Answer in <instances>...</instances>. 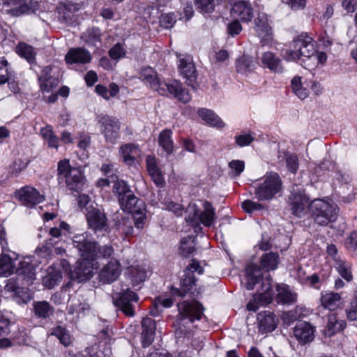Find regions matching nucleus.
I'll return each instance as SVG.
<instances>
[{
    "mask_svg": "<svg viewBox=\"0 0 357 357\" xmlns=\"http://www.w3.org/2000/svg\"><path fill=\"white\" fill-rule=\"evenodd\" d=\"M17 53L27 60L29 63H32L35 60V52L33 47L26 43H21L16 47Z\"/></svg>",
    "mask_w": 357,
    "mask_h": 357,
    "instance_id": "obj_43",
    "label": "nucleus"
},
{
    "mask_svg": "<svg viewBox=\"0 0 357 357\" xmlns=\"http://www.w3.org/2000/svg\"><path fill=\"white\" fill-rule=\"evenodd\" d=\"M178 316L175 324V333L177 339L188 335L190 332L185 326V319L190 323L195 320L201 319L204 308L202 305L196 301H183L177 304Z\"/></svg>",
    "mask_w": 357,
    "mask_h": 357,
    "instance_id": "obj_3",
    "label": "nucleus"
},
{
    "mask_svg": "<svg viewBox=\"0 0 357 357\" xmlns=\"http://www.w3.org/2000/svg\"><path fill=\"white\" fill-rule=\"evenodd\" d=\"M164 206L162 208L172 211L177 216H181L183 212V208L178 203L172 201H167L163 203Z\"/></svg>",
    "mask_w": 357,
    "mask_h": 357,
    "instance_id": "obj_56",
    "label": "nucleus"
},
{
    "mask_svg": "<svg viewBox=\"0 0 357 357\" xmlns=\"http://www.w3.org/2000/svg\"><path fill=\"white\" fill-rule=\"evenodd\" d=\"M131 275L132 280L136 284L144 281L146 278V272L144 269L140 268L132 269Z\"/></svg>",
    "mask_w": 357,
    "mask_h": 357,
    "instance_id": "obj_59",
    "label": "nucleus"
},
{
    "mask_svg": "<svg viewBox=\"0 0 357 357\" xmlns=\"http://www.w3.org/2000/svg\"><path fill=\"white\" fill-rule=\"evenodd\" d=\"M133 222L132 219L129 218H123L117 225L118 230L126 237L136 235L135 229L132 227Z\"/></svg>",
    "mask_w": 357,
    "mask_h": 357,
    "instance_id": "obj_46",
    "label": "nucleus"
},
{
    "mask_svg": "<svg viewBox=\"0 0 357 357\" xmlns=\"http://www.w3.org/2000/svg\"><path fill=\"white\" fill-rule=\"evenodd\" d=\"M58 176L59 181H64L69 190L78 191L84 185V176L78 168L71 167L67 159L59 162Z\"/></svg>",
    "mask_w": 357,
    "mask_h": 357,
    "instance_id": "obj_6",
    "label": "nucleus"
},
{
    "mask_svg": "<svg viewBox=\"0 0 357 357\" xmlns=\"http://www.w3.org/2000/svg\"><path fill=\"white\" fill-rule=\"evenodd\" d=\"M273 280L270 275H267L261 280V288L257 294L255 295L253 300L250 301L247 305L250 311H256L259 305H265L270 303L273 299Z\"/></svg>",
    "mask_w": 357,
    "mask_h": 357,
    "instance_id": "obj_10",
    "label": "nucleus"
},
{
    "mask_svg": "<svg viewBox=\"0 0 357 357\" xmlns=\"http://www.w3.org/2000/svg\"><path fill=\"white\" fill-rule=\"evenodd\" d=\"M259 330L262 333H268L276 328V321L274 314L269 311L260 312L257 315Z\"/></svg>",
    "mask_w": 357,
    "mask_h": 357,
    "instance_id": "obj_24",
    "label": "nucleus"
},
{
    "mask_svg": "<svg viewBox=\"0 0 357 357\" xmlns=\"http://www.w3.org/2000/svg\"><path fill=\"white\" fill-rule=\"evenodd\" d=\"M195 284V278L193 275L185 273L184 277L181 281V289H174L172 294L180 297H184L189 292L192 287Z\"/></svg>",
    "mask_w": 357,
    "mask_h": 357,
    "instance_id": "obj_29",
    "label": "nucleus"
},
{
    "mask_svg": "<svg viewBox=\"0 0 357 357\" xmlns=\"http://www.w3.org/2000/svg\"><path fill=\"white\" fill-rule=\"evenodd\" d=\"M138 297L137 294L127 289L121 293H116L113 296L114 303L119 307L120 310L127 316L133 317L135 311L133 310L132 303L137 302Z\"/></svg>",
    "mask_w": 357,
    "mask_h": 357,
    "instance_id": "obj_11",
    "label": "nucleus"
},
{
    "mask_svg": "<svg viewBox=\"0 0 357 357\" xmlns=\"http://www.w3.org/2000/svg\"><path fill=\"white\" fill-rule=\"evenodd\" d=\"M282 189V182L277 173L266 174L255 188V195L259 201H268L276 197Z\"/></svg>",
    "mask_w": 357,
    "mask_h": 357,
    "instance_id": "obj_4",
    "label": "nucleus"
},
{
    "mask_svg": "<svg viewBox=\"0 0 357 357\" xmlns=\"http://www.w3.org/2000/svg\"><path fill=\"white\" fill-rule=\"evenodd\" d=\"M194 3L202 13H211L215 8V0H194Z\"/></svg>",
    "mask_w": 357,
    "mask_h": 357,
    "instance_id": "obj_49",
    "label": "nucleus"
},
{
    "mask_svg": "<svg viewBox=\"0 0 357 357\" xmlns=\"http://www.w3.org/2000/svg\"><path fill=\"white\" fill-rule=\"evenodd\" d=\"M247 282L245 287L248 290L253 289L255 285L258 283L261 277L260 268L255 264L250 265L246 268Z\"/></svg>",
    "mask_w": 357,
    "mask_h": 357,
    "instance_id": "obj_30",
    "label": "nucleus"
},
{
    "mask_svg": "<svg viewBox=\"0 0 357 357\" xmlns=\"http://www.w3.org/2000/svg\"><path fill=\"white\" fill-rule=\"evenodd\" d=\"M276 290L278 291L277 299L278 301L285 304L293 303L296 301V294L291 292L286 284H277Z\"/></svg>",
    "mask_w": 357,
    "mask_h": 357,
    "instance_id": "obj_31",
    "label": "nucleus"
},
{
    "mask_svg": "<svg viewBox=\"0 0 357 357\" xmlns=\"http://www.w3.org/2000/svg\"><path fill=\"white\" fill-rule=\"evenodd\" d=\"M27 162L18 159L10 166V172L12 174L17 175L22 171L24 170L27 167Z\"/></svg>",
    "mask_w": 357,
    "mask_h": 357,
    "instance_id": "obj_64",
    "label": "nucleus"
},
{
    "mask_svg": "<svg viewBox=\"0 0 357 357\" xmlns=\"http://www.w3.org/2000/svg\"><path fill=\"white\" fill-rule=\"evenodd\" d=\"M91 59L89 52L82 47L70 49L65 56V60L68 64L86 63L90 62Z\"/></svg>",
    "mask_w": 357,
    "mask_h": 357,
    "instance_id": "obj_20",
    "label": "nucleus"
},
{
    "mask_svg": "<svg viewBox=\"0 0 357 357\" xmlns=\"http://www.w3.org/2000/svg\"><path fill=\"white\" fill-rule=\"evenodd\" d=\"M176 22V19L173 13H167L162 15L160 19V24L161 26L165 29H170Z\"/></svg>",
    "mask_w": 357,
    "mask_h": 357,
    "instance_id": "obj_60",
    "label": "nucleus"
},
{
    "mask_svg": "<svg viewBox=\"0 0 357 357\" xmlns=\"http://www.w3.org/2000/svg\"><path fill=\"white\" fill-rule=\"evenodd\" d=\"M346 250L357 259V231L351 232L344 241Z\"/></svg>",
    "mask_w": 357,
    "mask_h": 357,
    "instance_id": "obj_48",
    "label": "nucleus"
},
{
    "mask_svg": "<svg viewBox=\"0 0 357 357\" xmlns=\"http://www.w3.org/2000/svg\"><path fill=\"white\" fill-rule=\"evenodd\" d=\"M142 340L143 346L145 347L149 346L154 340L156 324L153 319L145 317L142 321Z\"/></svg>",
    "mask_w": 357,
    "mask_h": 357,
    "instance_id": "obj_21",
    "label": "nucleus"
},
{
    "mask_svg": "<svg viewBox=\"0 0 357 357\" xmlns=\"http://www.w3.org/2000/svg\"><path fill=\"white\" fill-rule=\"evenodd\" d=\"M230 171L229 174L231 177L238 176L245 169V163L243 160H234L229 163Z\"/></svg>",
    "mask_w": 357,
    "mask_h": 357,
    "instance_id": "obj_51",
    "label": "nucleus"
},
{
    "mask_svg": "<svg viewBox=\"0 0 357 357\" xmlns=\"http://www.w3.org/2000/svg\"><path fill=\"white\" fill-rule=\"evenodd\" d=\"M180 252L182 255L188 257L195 251L194 242L191 237L184 238L181 240Z\"/></svg>",
    "mask_w": 357,
    "mask_h": 357,
    "instance_id": "obj_52",
    "label": "nucleus"
},
{
    "mask_svg": "<svg viewBox=\"0 0 357 357\" xmlns=\"http://www.w3.org/2000/svg\"><path fill=\"white\" fill-rule=\"evenodd\" d=\"M32 261L30 258H25L20 262V267L17 268L16 273L18 277H22L29 283L35 279V272L33 266L30 264Z\"/></svg>",
    "mask_w": 357,
    "mask_h": 357,
    "instance_id": "obj_27",
    "label": "nucleus"
},
{
    "mask_svg": "<svg viewBox=\"0 0 357 357\" xmlns=\"http://www.w3.org/2000/svg\"><path fill=\"white\" fill-rule=\"evenodd\" d=\"M255 24L257 27V32L259 35H261L262 31H265L266 35L270 33V29L268 27V18L266 14H259L257 18L255 20Z\"/></svg>",
    "mask_w": 357,
    "mask_h": 357,
    "instance_id": "obj_53",
    "label": "nucleus"
},
{
    "mask_svg": "<svg viewBox=\"0 0 357 357\" xmlns=\"http://www.w3.org/2000/svg\"><path fill=\"white\" fill-rule=\"evenodd\" d=\"M154 183L159 188L165 186V181L160 169L149 172Z\"/></svg>",
    "mask_w": 357,
    "mask_h": 357,
    "instance_id": "obj_62",
    "label": "nucleus"
},
{
    "mask_svg": "<svg viewBox=\"0 0 357 357\" xmlns=\"http://www.w3.org/2000/svg\"><path fill=\"white\" fill-rule=\"evenodd\" d=\"M278 264V255L274 252L264 254L261 259V266L267 271L275 270Z\"/></svg>",
    "mask_w": 357,
    "mask_h": 357,
    "instance_id": "obj_41",
    "label": "nucleus"
},
{
    "mask_svg": "<svg viewBox=\"0 0 357 357\" xmlns=\"http://www.w3.org/2000/svg\"><path fill=\"white\" fill-rule=\"evenodd\" d=\"M132 222L135 225L137 229H142L144 227L146 220V213L144 211L142 207L139 208L137 211L132 213Z\"/></svg>",
    "mask_w": 357,
    "mask_h": 357,
    "instance_id": "obj_50",
    "label": "nucleus"
},
{
    "mask_svg": "<svg viewBox=\"0 0 357 357\" xmlns=\"http://www.w3.org/2000/svg\"><path fill=\"white\" fill-rule=\"evenodd\" d=\"M17 280L18 278H10L4 287L5 292L10 294V297L17 304H26L33 296L27 289L19 287Z\"/></svg>",
    "mask_w": 357,
    "mask_h": 357,
    "instance_id": "obj_12",
    "label": "nucleus"
},
{
    "mask_svg": "<svg viewBox=\"0 0 357 357\" xmlns=\"http://www.w3.org/2000/svg\"><path fill=\"white\" fill-rule=\"evenodd\" d=\"M335 268L340 275L347 281L350 282L353 278L351 272V264L340 257L335 259Z\"/></svg>",
    "mask_w": 357,
    "mask_h": 357,
    "instance_id": "obj_39",
    "label": "nucleus"
},
{
    "mask_svg": "<svg viewBox=\"0 0 357 357\" xmlns=\"http://www.w3.org/2000/svg\"><path fill=\"white\" fill-rule=\"evenodd\" d=\"M294 335L301 344H305L313 340L314 328L307 322H299L294 327Z\"/></svg>",
    "mask_w": 357,
    "mask_h": 357,
    "instance_id": "obj_19",
    "label": "nucleus"
},
{
    "mask_svg": "<svg viewBox=\"0 0 357 357\" xmlns=\"http://www.w3.org/2000/svg\"><path fill=\"white\" fill-rule=\"evenodd\" d=\"M284 58L288 61L300 60L304 68L314 69L319 64H324L327 55L324 52H317L314 40L307 34H301L291 43Z\"/></svg>",
    "mask_w": 357,
    "mask_h": 357,
    "instance_id": "obj_1",
    "label": "nucleus"
},
{
    "mask_svg": "<svg viewBox=\"0 0 357 357\" xmlns=\"http://www.w3.org/2000/svg\"><path fill=\"white\" fill-rule=\"evenodd\" d=\"M199 116L206 123L218 127L222 128L225 124L222 121L213 111L207 109H200L198 111Z\"/></svg>",
    "mask_w": 357,
    "mask_h": 357,
    "instance_id": "obj_33",
    "label": "nucleus"
},
{
    "mask_svg": "<svg viewBox=\"0 0 357 357\" xmlns=\"http://www.w3.org/2000/svg\"><path fill=\"white\" fill-rule=\"evenodd\" d=\"M141 77L151 88L158 91L162 96L172 95L179 101L186 103L191 100L188 91L182 84L174 80L172 82L160 83L155 71L150 67L142 70Z\"/></svg>",
    "mask_w": 357,
    "mask_h": 357,
    "instance_id": "obj_2",
    "label": "nucleus"
},
{
    "mask_svg": "<svg viewBox=\"0 0 357 357\" xmlns=\"http://www.w3.org/2000/svg\"><path fill=\"white\" fill-rule=\"evenodd\" d=\"M173 301L170 298H162L160 297L156 298L153 304V309L151 310V314L155 317L157 316L164 307H169L172 305Z\"/></svg>",
    "mask_w": 357,
    "mask_h": 357,
    "instance_id": "obj_45",
    "label": "nucleus"
},
{
    "mask_svg": "<svg viewBox=\"0 0 357 357\" xmlns=\"http://www.w3.org/2000/svg\"><path fill=\"white\" fill-rule=\"evenodd\" d=\"M178 68L180 73L189 81L188 84L191 85L197 77L196 69L192 57L187 55H180Z\"/></svg>",
    "mask_w": 357,
    "mask_h": 357,
    "instance_id": "obj_17",
    "label": "nucleus"
},
{
    "mask_svg": "<svg viewBox=\"0 0 357 357\" xmlns=\"http://www.w3.org/2000/svg\"><path fill=\"white\" fill-rule=\"evenodd\" d=\"M261 61L264 66L275 73H282L284 70L282 60L271 52H264Z\"/></svg>",
    "mask_w": 357,
    "mask_h": 357,
    "instance_id": "obj_25",
    "label": "nucleus"
},
{
    "mask_svg": "<svg viewBox=\"0 0 357 357\" xmlns=\"http://www.w3.org/2000/svg\"><path fill=\"white\" fill-rule=\"evenodd\" d=\"M321 305L325 309L335 310L341 307L342 303L341 295L333 291H324L321 294Z\"/></svg>",
    "mask_w": 357,
    "mask_h": 357,
    "instance_id": "obj_22",
    "label": "nucleus"
},
{
    "mask_svg": "<svg viewBox=\"0 0 357 357\" xmlns=\"http://www.w3.org/2000/svg\"><path fill=\"white\" fill-rule=\"evenodd\" d=\"M82 305L81 298L79 297L70 298L68 303V313L74 314L80 312V307Z\"/></svg>",
    "mask_w": 357,
    "mask_h": 357,
    "instance_id": "obj_61",
    "label": "nucleus"
},
{
    "mask_svg": "<svg viewBox=\"0 0 357 357\" xmlns=\"http://www.w3.org/2000/svg\"><path fill=\"white\" fill-rule=\"evenodd\" d=\"M243 209L248 213H252L255 211H260L264 208L262 204L257 202H255L251 200H245L241 204Z\"/></svg>",
    "mask_w": 357,
    "mask_h": 357,
    "instance_id": "obj_58",
    "label": "nucleus"
},
{
    "mask_svg": "<svg viewBox=\"0 0 357 357\" xmlns=\"http://www.w3.org/2000/svg\"><path fill=\"white\" fill-rule=\"evenodd\" d=\"M73 245L77 249L82 259H95L97 258V243L89 238L88 233L84 232L75 235L73 238Z\"/></svg>",
    "mask_w": 357,
    "mask_h": 357,
    "instance_id": "obj_9",
    "label": "nucleus"
},
{
    "mask_svg": "<svg viewBox=\"0 0 357 357\" xmlns=\"http://www.w3.org/2000/svg\"><path fill=\"white\" fill-rule=\"evenodd\" d=\"M231 15L242 22H250L253 17V10L249 3L241 1L234 3L231 9Z\"/></svg>",
    "mask_w": 357,
    "mask_h": 357,
    "instance_id": "obj_18",
    "label": "nucleus"
},
{
    "mask_svg": "<svg viewBox=\"0 0 357 357\" xmlns=\"http://www.w3.org/2000/svg\"><path fill=\"white\" fill-rule=\"evenodd\" d=\"M94 259H84L77 263L73 273H71V278L77 280L78 282H84L88 281L93 276L92 261Z\"/></svg>",
    "mask_w": 357,
    "mask_h": 357,
    "instance_id": "obj_16",
    "label": "nucleus"
},
{
    "mask_svg": "<svg viewBox=\"0 0 357 357\" xmlns=\"http://www.w3.org/2000/svg\"><path fill=\"white\" fill-rule=\"evenodd\" d=\"M291 86L294 93L300 99L304 100L308 96L307 90L303 87L301 77H294L291 80Z\"/></svg>",
    "mask_w": 357,
    "mask_h": 357,
    "instance_id": "obj_44",
    "label": "nucleus"
},
{
    "mask_svg": "<svg viewBox=\"0 0 357 357\" xmlns=\"http://www.w3.org/2000/svg\"><path fill=\"white\" fill-rule=\"evenodd\" d=\"M236 68L238 73L245 74L255 69V62L252 57L243 55L236 59Z\"/></svg>",
    "mask_w": 357,
    "mask_h": 357,
    "instance_id": "obj_36",
    "label": "nucleus"
},
{
    "mask_svg": "<svg viewBox=\"0 0 357 357\" xmlns=\"http://www.w3.org/2000/svg\"><path fill=\"white\" fill-rule=\"evenodd\" d=\"M345 326L346 322L344 320L337 319L334 314H331L328 317V323L325 329V334L328 336H332L335 333L343 330Z\"/></svg>",
    "mask_w": 357,
    "mask_h": 357,
    "instance_id": "obj_32",
    "label": "nucleus"
},
{
    "mask_svg": "<svg viewBox=\"0 0 357 357\" xmlns=\"http://www.w3.org/2000/svg\"><path fill=\"white\" fill-rule=\"evenodd\" d=\"M61 278L60 271L53 266H50L47 269V274L43 278V283L48 289H52L61 282Z\"/></svg>",
    "mask_w": 357,
    "mask_h": 357,
    "instance_id": "obj_35",
    "label": "nucleus"
},
{
    "mask_svg": "<svg viewBox=\"0 0 357 357\" xmlns=\"http://www.w3.org/2000/svg\"><path fill=\"white\" fill-rule=\"evenodd\" d=\"M121 273V264L115 259H112L100 269L98 278L104 284H110L116 280Z\"/></svg>",
    "mask_w": 357,
    "mask_h": 357,
    "instance_id": "obj_15",
    "label": "nucleus"
},
{
    "mask_svg": "<svg viewBox=\"0 0 357 357\" xmlns=\"http://www.w3.org/2000/svg\"><path fill=\"white\" fill-rule=\"evenodd\" d=\"M109 56L112 59H119L126 54V50L121 43H116L109 51Z\"/></svg>",
    "mask_w": 357,
    "mask_h": 357,
    "instance_id": "obj_57",
    "label": "nucleus"
},
{
    "mask_svg": "<svg viewBox=\"0 0 357 357\" xmlns=\"http://www.w3.org/2000/svg\"><path fill=\"white\" fill-rule=\"evenodd\" d=\"M121 208L128 213H132L139 209V207H144L143 201L139 200L131 192L124 197H120L119 199Z\"/></svg>",
    "mask_w": 357,
    "mask_h": 357,
    "instance_id": "obj_23",
    "label": "nucleus"
},
{
    "mask_svg": "<svg viewBox=\"0 0 357 357\" xmlns=\"http://www.w3.org/2000/svg\"><path fill=\"white\" fill-rule=\"evenodd\" d=\"M15 263L11 257L6 255L2 254L0 257V275H10L13 273Z\"/></svg>",
    "mask_w": 357,
    "mask_h": 357,
    "instance_id": "obj_40",
    "label": "nucleus"
},
{
    "mask_svg": "<svg viewBox=\"0 0 357 357\" xmlns=\"http://www.w3.org/2000/svg\"><path fill=\"white\" fill-rule=\"evenodd\" d=\"M202 205L204 210L202 212L199 211V220L204 225L210 227L215 219V209L212 204L207 201L202 202Z\"/></svg>",
    "mask_w": 357,
    "mask_h": 357,
    "instance_id": "obj_28",
    "label": "nucleus"
},
{
    "mask_svg": "<svg viewBox=\"0 0 357 357\" xmlns=\"http://www.w3.org/2000/svg\"><path fill=\"white\" fill-rule=\"evenodd\" d=\"M98 125L107 143L114 144L120 136L121 122L116 117L100 114L98 116Z\"/></svg>",
    "mask_w": 357,
    "mask_h": 357,
    "instance_id": "obj_7",
    "label": "nucleus"
},
{
    "mask_svg": "<svg viewBox=\"0 0 357 357\" xmlns=\"http://www.w3.org/2000/svg\"><path fill=\"white\" fill-rule=\"evenodd\" d=\"M339 195L345 202H350L355 199L356 189L349 183H342L339 188Z\"/></svg>",
    "mask_w": 357,
    "mask_h": 357,
    "instance_id": "obj_42",
    "label": "nucleus"
},
{
    "mask_svg": "<svg viewBox=\"0 0 357 357\" xmlns=\"http://www.w3.org/2000/svg\"><path fill=\"white\" fill-rule=\"evenodd\" d=\"M120 153L123 157V162L128 165L133 164L135 159L140 155L139 147L132 144H126L121 146Z\"/></svg>",
    "mask_w": 357,
    "mask_h": 357,
    "instance_id": "obj_26",
    "label": "nucleus"
},
{
    "mask_svg": "<svg viewBox=\"0 0 357 357\" xmlns=\"http://www.w3.org/2000/svg\"><path fill=\"white\" fill-rule=\"evenodd\" d=\"M86 220L90 229L95 232L105 231L107 229V219L99 208L90 206L86 208Z\"/></svg>",
    "mask_w": 357,
    "mask_h": 357,
    "instance_id": "obj_13",
    "label": "nucleus"
},
{
    "mask_svg": "<svg viewBox=\"0 0 357 357\" xmlns=\"http://www.w3.org/2000/svg\"><path fill=\"white\" fill-rule=\"evenodd\" d=\"M102 33L98 27H90L82 35V39L86 43L96 45L98 43H101Z\"/></svg>",
    "mask_w": 357,
    "mask_h": 357,
    "instance_id": "obj_37",
    "label": "nucleus"
},
{
    "mask_svg": "<svg viewBox=\"0 0 357 357\" xmlns=\"http://www.w3.org/2000/svg\"><path fill=\"white\" fill-rule=\"evenodd\" d=\"M292 213L298 217L304 216L308 211L311 203L302 187L295 185L292 188L289 198Z\"/></svg>",
    "mask_w": 357,
    "mask_h": 357,
    "instance_id": "obj_8",
    "label": "nucleus"
},
{
    "mask_svg": "<svg viewBox=\"0 0 357 357\" xmlns=\"http://www.w3.org/2000/svg\"><path fill=\"white\" fill-rule=\"evenodd\" d=\"M33 312L38 318L46 319L54 313V307L47 301H36L33 303Z\"/></svg>",
    "mask_w": 357,
    "mask_h": 357,
    "instance_id": "obj_34",
    "label": "nucleus"
},
{
    "mask_svg": "<svg viewBox=\"0 0 357 357\" xmlns=\"http://www.w3.org/2000/svg\"><path fill=\"white\" fill-rule=\"evenodd\" d=\"M16 196L24 206L32 208L41 203L44 197L40 192L31 186H25L16 192Z\"/></svg>",
    "mask_w": 357,
    "mask_h": 357,
    "instance_id": "obj_14",
    "label": "nucleus"
},
{
    "mask_svg": "<svg viewBox=\"0 0 357 357\" xmlns=\"http://www.w3.org/2000/svg\"><path fill=\"white\" fill-rule=\"evenodd\" d=\"M347 317L350 321L357 320V294L351 302L350 308L346 310Z\"/></svg>",
    "mask_w": 357,
    "mask_h": 357,
    "instance_id": "obj_63",
    "label": "nucleus"
},
{
    "mask_svg": "<svg viewBox=\"0 0 357 357\" xmlns=\"http://www.w3.org/2000/svg\"><path fill=\"white\" fill-rule=\"evenodd\" d=\"M310 211L317 224L326 225L336 220L338 210L333 204L324 199H314L311 202Z\"/></svg>",
    "mask_w": 357,
    "mask_h": 357,
    "instance_id": "obj_5",
    "label": "nucleus"
},
{
    "mask_svg": "<svg viewBox=\"0 0 357 357\" xmlns=\"http://www.w3.org/2000/svg\"><path fill=\"white\" fill-rule=\"evenodd\" d=\"M40 89L43 92H50L54 88L56 87L59 80L52 77L40 78Z\"/></svg>",
    "mask_w": 357,
    "mask_h": 357,
    "instance_id": "obj_55",
    "label": "nucleus"
},
{
    "mask_svg": "<svg viewBox=\"0 0 357 357\" xmlns=\"http://www.w3.org/2000/svg\"><path fill=\"white\" fill-rule=\"evenodd\" d=\"M172 132L170 130H164L159 135L158 142L160 147L167 155L173 152L174 144L172 139Z\"/></svg>",
    "mask_w": 357,
    "mask_h": 357,
    "instance_id": "obj_38",
    "label": "nucleus"
},
{
    "mask_svg": "<svg viewBox=\"0 0 357 357\" xmlns=\"http://www.w3.org/2000/svg\"><path fill=\"white\" fill-rule=\"evenodd\" d=\"M112 181L113 184V192L116 194L119 199L120 197H124L125 195L130 193L132 191L127 183L123 180H114V178L112 176Z\"/></svg>",
    "mask_w": 357,
    "mask_h": 357,
    "instance_id": "obj_47",
    "label": "nucleus"
},
{
    "mask_svg": "<svg viewBox=\"0 0 357 357\" xmlns=\"http://www.w3.org/2000/svg\"><path fill=\"white\" fill-rule=\"evenodd\" d=\"M199 208L195 204H190L186 209L188 213L185 220L190 223H197L199 215Z\"/></svg>",
    "mask_w": 357,
    "mask_h": 357,
    "instance_id": "obj_54",
    "label": "nucleus"
}]
</instances>
